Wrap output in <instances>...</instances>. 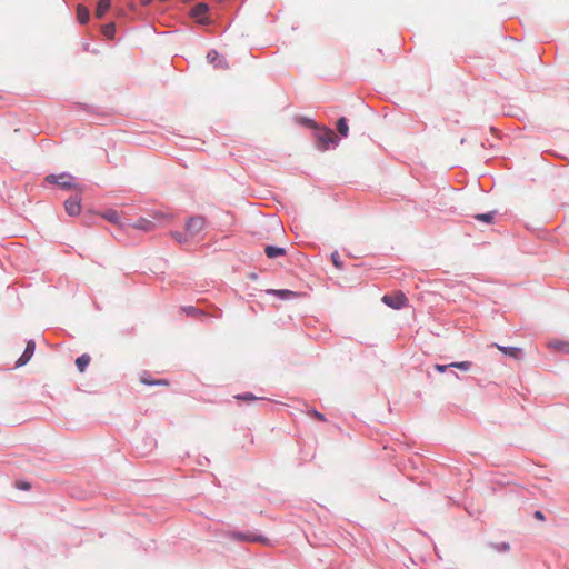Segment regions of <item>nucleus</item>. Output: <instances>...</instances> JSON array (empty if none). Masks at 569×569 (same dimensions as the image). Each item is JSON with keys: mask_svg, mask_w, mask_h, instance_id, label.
<instances>
[{"mask_svg": "<svg viewBox=\"0 0 569 569\" xmlns=\"http://www.w3.org/2000/svg\"><path fill=\"white\" fill-rule=\"evenodd\" d=\"M303 123L311 128L317 129L316 131V146L319 150L325 151L330 148H336L339 143V139L335 136V132L329 128L319 129L317 124L311 120L303 118Z\"/></svg>", "mask_w": 569, "mask_h": 569, "instance_id": "obj_1", "label": "nucleus"}, {"mask_svg": "<svg viewBox=\"0 0 569 569\" xmlns=\"http://www.w3.org/2000/svg\"><path fill=\"white\" fill-rule=\"evenodd\" d=\"M47 182L51 183V184H58L61 189L63 190H71V189H76L78 191H82V187L78 183H74L73 180V176H71L70 173L68 172H62L58 176L56 174H49L47 178H46Z\"/></svg>", "mask_w": 569, "mask_h": 569, "instance_id": "obj_2", "label": "nucleus"}, {"mask_svg": "<svg viewBox=\"0 0 569 569\" xmlns=\"http://www.w3.org/2000/svg\"><path fill=\"white\" fill-rule=\"evenodd\" d=\"M210 7L208 3L199 2L191 9L190 14L197 20L199 24L209 26L212 22L211 18L207 16Z\"/></svg>", "mask_w": 569, "mask_h": 569, "instance_id": "obj_3", "label": "nucleus"}, {"mask_svg": "<svg viewBox=\"0 0 569 569\" xmlns=\"http://www.w3.org/2000/svg\"><path fill=\"white\" fill-rule=\"evenodd\" d=\"M228 537L232 538L236 541H246V542L266 543L268 540L266 537L254 533V532H251V531H247V532L231 531L228 533Z\"/></svg>", "mask_w": 569, "mask_h": 569, "instance_id": "obj_4", "label": "nucleus"}, {"mask_svg": "<svg viewBox=\"0 0 569 569\" xmlns=\"http://www.w3.org/2000/svg\"><path fill=\"white\" fill-rule=\"evenodd\" d=\"M206 220L201 216L191 217L186 223V231L190 237L198 236L204 228Z\"/></svg>", "mask_w": 569, "mask_h": 569, "instance_id": "obj_5", "label": "nucleus"}, {"mask_svg": "<svg viewBox=\"0 0 569 569\" xmlns=\"http://www.w3.org/2000/svg\"><path fill=\"white\" fill-rule=\"evenodd\" d=\"M382 302L388 307L399 310L405 307L407 302V297L402 292H397L395 295H385L382 297Z\"/></svg>", "mask_w": 569, "mask_h": 569, "instance_id": "obj_6", "label": "nucleus"}, {"mask_svg": "<svg viewBox=\"0 0 569 569\" xmlns=\"http://www.w3.org/2000/svg\"><path fill=\"white\" fill-rule=\"evenodd\" d=\"M64 209L69 216H78L81 211V198L78 196H71L64 201Z\"/></svg>", "mask_w": 569, "mask_h": 569, "instance_id": "obj_7", "label": "nucleus"}, {"mask_svg": "<svg viewBox=\"0 0 569 569\" xmlns=\"http://www.w3.org/2000/svg\"><path fill=\"white\" fill-rule=\"evenodd\" d=\"M207 60L209 63L213 64L214 68H219V69H223V70L229 68V64H228L227 60L224 59V57H221L217 50H209L207 53Z\"/></svg>", "mask_w": 569, "mask_h": 569, "instance_id": "obj_8", "label": "nucleus"}, {"mask_svg": "<svg viewBox=\"0 0 569 569\" xmlns=\"http://www.w3.org/2000/svg\"><path fill=\"white\" fill-rule=\"evenodd\" d=\"M36 350V342L33 340L27 341L26 349L16 362V367H22L28 363Z\"/></svg>", "mask_w": 569, "mask_h": 569, "instance_id": "obj_9", "label": "nucleus"}, {"mask_svg": "<svg viewBox=\"0 0 569 569\" xmlns=\"http://www.w3.org/2000/svg\"><path fill=\"white\" fill-rule=\"evenodd\" d=\"M264 252L268 258L274 259L286 254V249L282 247L267 246Z\"/></svg>", "mask_w": 569, "mask_h": 569, "instance_id": "obj_10", "label": "nucleus"}, {"mask_svg": "<svg viewBox=\"0 0 569 569\" xmlns=\"http://www.w3.org/2000/svg\"><path fill=\"white\" fill-rule=\"evenodd\" d=\"M497 348L506 356H509V357H512L515 359H518L520 358L521 353H522V350L520 348H517V347H503V346H498L497 345Z\"/></svg>", "mask_w": 569, "mask_h": 569, "instance_id": "obj_11", "label": "nucleus"}, {"mask_svg": "<svg viewBox=\"0 0 569 569\" xmlns=\"http://www.w3.org/2000/svg\"><path fill=\"white\" fill-rule=\"evenodd\" d=\"M268 293L276 296L280 299H290L296 296V292L288 289H270L268 290Z\"/></svg>", "mask_w": 569, "mask_h": 569, "instance_id": "obj_12", "label": "nucleus"}, {"mask_svg": "<svg viewBox=\"0 0 569 569\" xmlns=\"http://www.w3.org/2000/svg\"><path fill=\"white\" fill-rule=\"evenodd\" d=\"M90 12L87 7L79 4L77 8V19L81 24H84L89 21Z\"/></svg>", "mask_w": 569, "mask_h": 569, "instance_id": "obj_13", "label": "nucleus"}, {"mask_svg": "<svg viewBox=\"0 0 569 569\" xmlns=\"http://www.w3.org/2000/svg\"><path fill=\"white\" fill-rule=\"evenodd\" d=\"M110 6H111L110 0H99L97 10H96L97 18H99V19L103 18L106 12L110 9Z\"/></svg>", "mask_w": 569, "mask_h": 569, "instance_id": "obj_14", "label": "nucleus"}, {"mask_svg": "<svg viewBox=\"0 0 569 569\" xmlns=\"http://www.w3.org/2000/svg\"><path fill=\"white\" fill-rule=\"evenodd\" d=\"M90 360H91V358L87 353H83V355L79 356L76 359V366H77L78 370L80 372H84V370L87 369L88 365L90 363Z\"/></svg>", "mask_w": 569, "mask_h": 569, "instance_id": "obj_15", "label": "nucleus"}, {"mask_svg": "<svg viewBox=\"0 0 569 569\" xmlns=\"http://www.w3.org/2000/svg\"><path fill=\"white\" fill-rule=\"evenodd\" d=\"M495 216H496V211H489L486 213L476 214L473 218L479 222L490 224L493 222Z\"/></svg>", "mask_w": 569, "mask_h": 569, "instance_id": "obj_16", "label": "nucleus"}, {"mask_svg": "<svg viewBox=\"0 0 569 569\" xmlns=\"http://www.w3.org/2000/svg\"><path fill=\"white\" fill-rule=\"evenodd\" d=\"M134 228L148 232V231H151L154 228V223L152 221H150V220L140 218L134 223Z\"/></svg>", "mask_w": 569, "mask_h": 569, "instance_id": "obj_17", "label": "nucleus"}, {"mask_svg": "<svg viewBox=\"0 0 569 569\" xmlns=\"http://www.w3.org/2000/svg\"><path fill=\"white\" fill-rule=\"evenodd\" d=\"M337 131L340 133L341 137H343V138L348 137L349 127L347 123V119L345 117H341L337 121Z\"/></svg>", "mask_w": 569, "mask_h": 569, "instance_id": "obj_18", "label": "nucleus"}, {"mask_svg": "<svg viewBox=\"0 0 569 569\" xmlns=\"http://www.w3.org/2000/svg\"><path fill=\"white\" fill-rule=\"evenodd\" d=\"M101 32L108 39H113L114 33H116V26H114V23H107V24L102 26Z\"/></svg>", "mask_w": 569, "mask_h": 569, "instance_id": "obj_19", "label": "nucleus"}, {"mask_svg": "<svg viewBox=\"0 0 569 569\" xmlns=\"http://www.w3.org/2000/svg\"><path fill=\"white\" fill-rule=\"evenodd\" d=\"M181 309L189 317H199V316L203 315L202 310H200L193 306H184Z\"/></svg>", "mask_w": 569, "mask_h": 569, "instance_id": "obj_20", "label": "nucleus"}, {"mask_svg": "<svg viewBox=\"0 0 569 569\" xmlns=\"http://www.w3.org/2000/svg\"><path fill=\"white\" fill-rule=\"evenodd\" d=\"M102 217L112 223L119 222V213L113 209H108Z\"/></svg>", "mask_w": 569, "mask_h": 569, "instance_id": "obj_21", "label": "nucleus"}, {"mask_svg": "<svg viewBox=\"0 0 569 569\" xmlns=\"http://www.w3.org/2000/svg\"><path fill=\"white\" fill-rule=\"evenodd\" d=\"M489 547L498 552H508L510 550V545L508 542H500V543L490 542Z\"/></svg>", "mask_w": 569, "mask_h": 569, "instance_id": "obj_22", "label": "nucleus"}, {"mask_svg": "<svg viewBox=\"0 0 569 569\" xmlns=\"http://www.w3.org/2000/svg\"><path fill=\"white\" fill-rule=\"evenodd\" d=\"M449 366L451 368H457V369H460V370H463V371H468L472 363L470 361H459V362H451L449 363Z\"/></svg>", "mask_w": 569, "mask_h": 569, "instance_id": "obj_23", "label": "nucleus"}, {"mask_svg": "<svg viewBox=\"0 0 569 569\" xmlns=\"http://www.w3.org/2000/svg\"><path fill=\"white\" fill-rule=\"evenodd\" d=\"M172 237L174 238V240L179 243H186L188 242L189 240V234L186 232H180V231H176V232H172Z\"/></svg>", "mask_w": 569, "mask_h": 569, "instance_id": "obj_24", "label": "nucleus"}, {"mask_svg": "<svg viewBox=\"0 0 569 569\" xmlns=\"http://www.w3.org/2000/svg\"><path fill=\"white\" fill-rule=\"evenodd\" d=\"M234 398L237 400H243V401H253V400H258L259 399L258 397H256L251 392L238 393V395L234 396Z\"/></svg>", "mask_w": 569, "mask_h": 569, "instance_id": "obj_25", "label": "nucleus"}, {"mask_svg": "<svg viewBox=\"0 0 569 569\" xmlns=\"http://www.w3.org/2000/svg\"><path fill=\"white\" fill-rule=\"evenodd\" d=\"M331 260H332V263L335 264V267H337L338 269H342L343 263H342L340 256L337 251L331 253Z\"/></svg>", "mask_w": 569, "mask_h": 569, "instance_id": "obj_26", "label": "nucleus"}, {"mask_svg": "<svg viewBox=\"0 0 569 569\" xmlns=\"http://www.w3.org/2000/svg\"><path fill=\"white\" fill-rule=\"evenodd\" d=\"M555 348L561 350L562 352L565 353H568L569 355V342H566V341H557L555 342L553 345Z\"/></svg>", "mask_w": 569, "mask_h": 569, "instance_id": "obj_27", "label": "nucleus"}, {"mask_svg": "<svg viewBox=\"0 0 569 569\" xmlns=\"http://www.w3.org/2000/svg\"><path fill=\"white\" fill-rule=\"evenodd\" d=\"M140 381L143 383V385H147V386H154V382L156 380L151 379L150 376L144 372L141 377H140Z\"/></svg>", "mask_w": 569, "mask_h": 569, "instance_id": "obj_28", "label": "nucleus"}, {"mask_svg": "<svg viewBox=\"0 0 569 569\" xmlns=\"http://www.w3.org/2000/svg\"><path fill=\"white\" fill-rule=\"evenodd\" d=\"M308 413H309L311 417H313V418H316V419H318V420H320V421H326V417H325L321 412H319L318 410H316V409H311V410H309V412H308Z\"/></svg>", "mask_w": 569, "mask_h": 569, "instance_id": "obj_29", "label": "nucleus"}, {"mask_svg": "<svg viewBox=\"0 0 569 569\" xmlns=\"http://www.w3.org/2000/svg\"><path fill=\"white\" fill-rule=\"evenodd\" d=\"M448 368H451L449 365H435V369L440 372V373H443L447 371Z\"/></svg>", "mask_w": 569, "mask_h": 569, "instance_id": "obj_30", "label": "nucleus"}, {"mask_svg": "<svg viewBox=\"0 0 569 569\" xmlns=\"http://www.w3.org/2000/svg\"><path fill=\"white\" fill-rule=\"evenodd\" d=\"M30 487H31L30 483H28L26 481L17 482V488L20 490H29Z\"/></svg>", "mask_w": 569, "mask_h": 569, "instance_id": "obj_31", "label": "nucleus"}, {"mask_svg": "<svg viewBox=\"0 0 569 569\" xmlns=\"http://www.w3.org/2000/svg\"><path fill=\"white\" fill-rule=\"evenodd\" d=\"M533 516L538 520H545V515H543V512L541 510L535 511Z\"/></svg>", "mask_w": 569, "mask_h": 569, "instance_id": "obj_32", "label": "nucleus"}, {"mask_svg": "<svg viewBox=\"0 0 569 569\" xmlns=\"http://www.w3.org/2000/svg\"><path fill=\"white\" fill-rule=\"evenodd\" d=\"M168 381L164 379L156 380L154 386H167Z\"/></svg>", "mask_w": 569, "mask_h": 569, "instance_id": "obj_33", "label": "nucleus"}, {"mask_svg": "<svg viewBox=\"0 0 569 569\" xmlns=\"http://www.w3.org/2000/svg\"><path fill=\"white\" fill-rule=\"evenodd\" d=\"M151 2H152V0H140V3H141L143 7L149 6Z\"/></svg>", "mask_w": 569, "mask_h": 569, "instance_id": "obj_34", "label": "nucleus"}, {"mask_svg": "<svg viewBox=\"0 0 569 569\" xmlns=\"http://www.w3.org/2000/svg\"><path fill=\"white\" fill-rule=\"evenodd\" d=\"M83 50L84 51H89L90 50V44L89 43H84L83 44Z\"/></svg>", "mask_w": 569, "mask_h": 569, "instance_id": "obj_35", "label": "nucleus"}, {"mask_svg": "<svg viewBox=\"0 0 569 569\" xmlns=\"http://www.w3.org/2000/svg\"><path fill=\"white\" fill-rule=\"evenodd\" d=\"M218 2H223L224 0H217Z\"/></svg>", "mask_w": 569, "mask_h": 569, "instance_id": "obj_36", "label": "nucleus"}]
</instances>
